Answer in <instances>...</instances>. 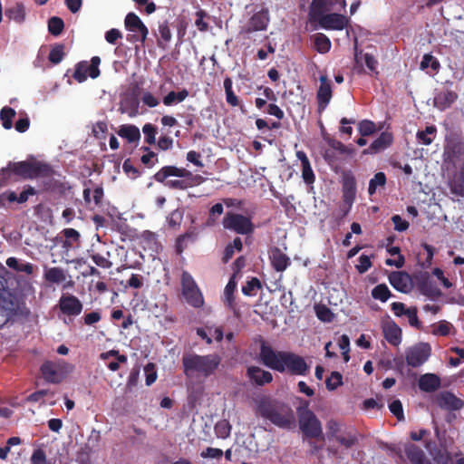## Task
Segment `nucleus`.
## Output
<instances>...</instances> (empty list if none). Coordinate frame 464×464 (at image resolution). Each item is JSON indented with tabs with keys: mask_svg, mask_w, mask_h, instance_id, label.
Masks as SVG:
<instances>
[{
	"mask_svg": "<svg viewBox=\"0 0 464 464\" xmlns=\"http://www.w3.org/2000/svg\"><path fill=\"white\" fill-rule=\"evenodd\" d=\"M450 191L459 197L464 198V165L450 184Z\"/></svg>",
	"mask_w": 464,
	"mask_h": 464,
	"instance_id": "c9c22d12",
	"label": "nucleus"
},
{
	"mask_svg": "<svg viewBox=\"0 0 464 464\" xmlns=\"http://www.w3.org/2000/svg\"><path fill=\"white\" fill-rule=\"evenodd\" d=\"M313 44L314 49L319 53H328L332 46L330 39L323 33H317L313 35Z\"/></svg>",
	"mask_w": 464,
	"mask_h": 464,
	"instance_id": "2f4dec72",
	"label": "nucleus"
},
{
	"mask_svg": "<svg viewBox=\"0 0 464 464\" xmlns=\"http://www.w3.org/2000/svg\"><path fill=\"white\" fill-rule=\"evenodd\" d=\"M207 16H208V14L203 9H199L198 11L196 12L195 25L200 32H206L208 29V24L204 20Z\"/></svg>",
	"mask_w": 464,
	"mask_h": 464,
	"instance_id": "69168bd1",
	"label": "nucleus"
},
{
	"mask_svg": "<svg viewBox=\"0 0 464 464\" xmlns=\"http://www.w3.org/2000/svg\"><path fill=\"white\" fill-rule=\"evenodd\" d=\"M458 99V94L451 90H442L433 99L434 106L440 111L450 108Z\"/></svg>",
	"mask_w": 464,
	"mask_h": 464,
	"instance_id": "4be33fe9",
	"label": "nucleus"
},
{
	"mask_svg": "<svg viewBox=\"0 0 464 464\" xmlns=\"http://www.w3.org/2000/svg\"><path fill=\"white\" fill-rule=\"evenodd\" d=\"M188 96V91L187 89H182L181 91L175 92H169L164 98L163 103L166 106H171L174 103L183 102Z\"/></svg>",
	"mask_w": 464,
	"mask_h": 464,
	"instance_id": "58836bf2",
	"label": "nucleus"
},
{
	"mask_svg": "<svg viewBox=\"0 0 464 464\" xmlns=\"http://www.w3.org/2000/svg\"><path fill=\"white\" fill-rule=\"evenodd\" d=\"M259 360L265 366L279 372L304 376L309 372V365L302 356L292 352L276 351L265 341L260 345Z\"/></svg>",
	"mask_w": 464,
	"mask_h": 464,
	"instance_id": "f257e3e1",
	"label": "nucleus"
},
{
	"mask_svg": "<svg viewBox=\"0 0 464 464\" xmlns=\"http://www.w3.org/2000/svg\"><path fill=\"white\" fill-rule=\"evenodd\" d=\"M262 285L258 278L252 277L250 280L246 282L245 285L242 286V293L245 295L251 296L255 295V291L257 289H261Z\"/></svg>",
	"mask_w": 464,
	"mask_h": 464,
	"instance_id": "864d4df0",
	"label": "nucleus"
},
{
	"mask_svg": "<svg viewBox=\"0 0 464 464\" xmlns=\"http://www.w3.org/2000/svg\"><path fill=\"white\" fill-rule=\"evenodd\" d=\"M139 102L135 97L126 98L121 101V111L127 113L130 117H134L138 113Z\"/></svg>",
	"mask_w": 464,
	"mask_h": 464,
	"instance_id": "f704fd0d",
	"label": "nucleus"
},
{
	"mask_svg": "<svg viewBox=\"0 0 464 464\" xmlns=\"http://www.w3.org/2000/svg\"><path fill=\"white\" fill-rule=\"evenodd\" d=\"M418 288L423 295L431 300H436L442 295V293L438 287L436 282L430 278L427 272L419 276Z\"/></svg>",
	"mask_w": 464,
	"mask_h": 464,
	"instance_id": "ddd939ff",
	"label": "nucleus"
},
{
	"mask_svg": "<svg viewBox=\"0 0 464 464\" xmlns=\"http://www.w3.org/2000/svg\"><path fill=\"white\" fill-rule=\"evenodd\" d=\"M453 325L447 321H440L437 325L433 326L432 334L440 336H447L450 334Z\"/></svg>",
	"mask_w": 464,
	"mask_h": 464,
	"instance_id": "052dcab7",
	"label": "nucleus"
},
{
	"mask_svg": "<svg viewBox=\"0 0 464 464\" xmlns=\"http://www.w3.org/2000/svg\"><path fill=\"white\" fill-rule=\"evenodd\" d=\"M389 282L396 290L408 293L411 288V278L403 271L392 272L389 276Z\"/></svg>",
	"mask_w": 464,
	"mask_h": 464,
	"instance_id": "6ab92c4d",
	"label": "nucleus"
},
{
	"mask_svg": "<svg viewBox=\"0 0 464 464\" xmlns=\"http://www.w3.org/2000/svg\"><path fill=\"white\" fill-rule=\"evenodd\" d=\"M125 27L128 31L141 34V43H144L149 34L148 28L140 18L134 13H129L125 17Z\"/></svg>",
	"mask_w": 464,
	"mask_h": 464,
	"instance_id": "aec40b11",
	"label": "nucleus"
},
{
	"mask_svg": "<svg viewBox=\"0 0 464 464\" xmlns=\"http://www.w3.org/2000/svg\"><path fill=\"white\" fill-rule=\"evenodd\" d=\"M436 130L435 126H427L424 130L418 131L416 137L421 144L430 145L434 140Z\"/></svg>",
	"mask_w": 464,
	"mask_h": 464,
	"instance_id": "a19ab883",
	"label": "nucleus"
},
{
	"mask_svg": "<svg viewBox=\"0 0 464 464\" xmlns=\"http://www.w3.org/2000/svg\"><path fill=\"white\" fill-rule=\"evenodd\" d=\"M140 161L147 168H152L159 162L158 154L154 151H149V153H144L140 157Z\"/></svg>",
	"mask_w": 464,
	"mask_h": 464,
	"instance_id": "774afa93",
	"label": "nucleus"
},
{
	"mask_svg": "<svg viewBox=\"0 0 464 464\" xmlns=\"http://www.w3.org/2000/svg\"><path fill=\"white\" fill-rule=\"evenodd\" d=\"M64 28L63 20L58 16H53L48 20V31L53 36H58L62 34Z\"/></svg>",
	"mask_w": 464,
	"mask_h": 464,
	"instance_id": "49530a36",
	"label": "nucleus"
},
{
	"mask_svg": "<svg viewBox=\"0 0 464 464\" xmlns=\"http://www.w3.org/2000/svg\"><path fill=\"white\" fill-rule=\"evenodd\" d=\"M70 366L63 360L45 361L40 367V372L45 382L60 383L65 378Z\"/></svg>",
	"mask_w": 464,
	"mask_h": 464,
	"instance_id": "9d476101",
	"label": "nucleus"
},
{
	"mask_svg": "<svg viewBox=\"0 0 464 464\" xmlns=\"http://www.w3.org/2000/svg\"><path fill=\"white\" fill-rule=\"evenodd\" d=\"M9 169L13 170L14 175L24 179L50 177L54 174V170L51 165L38 160H24L18 162L10 161Z\"/></svg>",
	"mask_w": 464,
	"mask_h": 464,
	"instance_id": "39448f33",
	"label": "nucleus"
},
{
	"mask_svg": "<svg viewBox=\"0 0 464 464\" xmlns=\"http://www.w3.org/2000/svg\"><path fill=\"white\" fill-rule=\"evenodd\" d=\"M328 144L333 149V150L338 151L340 154L352 155L353 153V149L345 146L339 140H329Z\"/></svg>",
	"mask_w": 464,
	"mask_h": 464,
	"instance_id": "0e129e2a",
	"label": "nucleus"
},
{
	"mask_svg": "<svg viewBox=\"0 0 464 464\" xmlns=\"http://www.w3.org/2000/svg\"><path fill=\"white\" fill-rule=\"evenodd\" d=\"M5 14L9 20L22 24L24 22L26 15L24 5L22 3H15L13 6L5 9Z\"/></svg>",
	"mask_w": 464,
	"mask_h": 464,
	"instance_id": "bb28decb",
	"label": "nucleus"
},
{
	"mask_svg": "<svg viewBox=\"0 0 464 464\" xmlns=\"http://www.w3.org/2000/svg\"><path fill=\"white\" fill-rule=\"evenodd\" d=\"M237 289V282L235 281V276H233L228 283L227 284L224 295H225V303L230 308L233 309L235 305V296L234 293Z\"/></svg>",
	"mask_w": 464,
	"mask_h": 464,
	"instance_id": "4c0bfd02",
	"label": "nucleus"
},
{
	"mask_svg": "<svg viewBox=\"0 0 464 464\" xmlns=\"http://www.w3.org/2000/svg\"><path fill=\"white\" fill-rule=\"evenodd\" d=\"M319 80L320 86L316 93V99L318 102V111L321 112L325 110L330 102L333 96V91L331 82L326 75H321Z\"/></svg>",
	"mask_w": 464,
	"mask_h": 464,
	"instance_id": "2eb2a0df",
	"label": "nucleus"
},
{
	"mask_svg": "<svg viewBox=\"0 0 464 464\" xmlns=\"http://www.w3.org/2000/svg\"><path fill=\"white\" fill-rule=\"evenodd\" d=\"M376 130V124L372 121L362 120L358 122V131L362 137L371 136L375 133Z\"/></svg>",
	"mask_w": 464,
	"mask_h": 464,
	"instance_id": "de8ad7c7",
	"label": "nucleus"
},
{
	"mask_svg": "<svg viewBox=\"0 0 464 464\" xmlns=\"http://www.w3.org/2000/svg\"><path fill=\"white\" fill-rule=\"evenodd\" d=\"M335 440L345 449H351L358 444L359 435L356 430H348L341 433Z\"/></svg>",
	"mask_w": 464,
	"mask_h": 464,
	"instance_id": "c756f323",
	"label": "nucleus"
},
{
	"mask_svg": "<svg viewBox=\"0 0 464 464\" xmlns=\"http://www.w3.org/2000/svg\"><path fill=\"white\" fill-rule=\"evenodd\" d=\"M256 413L280 429L292 430L295 427L294 411L283 401L263 397L256 402Z\"/></svg>",
	"mask_w": 464,
	"mask_h": 464,
	"instance_id": "f03ea898",
	"label": "nucleus"
},
{
	"mask_svg": "<svg viewBox=\"0 0 464 464\" xmlns=\"http://www.w3.org/2000/svg\"><path fill=\"white\" fill-rule=\"evenodd\" d=\"M225 229L235 232L238 235H251L254 233L255 226L250 217L227 211L222 220Z\"/></svg>",
	"mask_w": 464,
	"mask_h": 464,
	"instance_id": "0eeeda50",
	"label": "nucleus"
},
{
	"mask_svg": "<svg viewBox=\"0 0 464 464\" xmlns=\"http://www.w3.org/2000/svg\"><path fill=\"white\" fill-rule=\"evenodd\" d=\"M180 284L182 295L184 296L186 302L195 308L203 306V295L190 273L185 270L182 272Z\"/></svg>",
	"mask_w": 464,
	"mask_h": 464,
	"instance_id": "1a4fd4ad",
	"label": "nucleus"
},
{
	"mask_svg": "<svg viewBox=\"0 0 464 464\" xmlns=\"http://www.w3.org/2000/svg\"><path fill=\"white\" fill-rule=\"evenodd\" d=\"M15 111L8 106L2 108L0 111V119L2 125L5 130H10L13 127V120L15 117Z\"/></svg>",
	"mask_w": 464,
	"mask_h": 464,
	"instance_id": "37998d69",
	"label": "nucleus"
},
{
	"mask_svg": "<svg viewBox=\"0 0 464 464\" xmlns=\"http://www.w3.org/2000/svg\"><path fill=\"white\" fill-rule=\"evenodd\" d=\"M218 438L226 439L230 435L231 425L226 420L218 421L214 428Z\"/></svg>",
	"mask_w": 464,
	"mask_h": 464,
	"instance_id": "603ef678",
	"label": "nucleus"
},
{
	"mask_svg": "<svg viewBox=\"0 0 464 464\" xmlns=\"http://www.w3.org/2000/svg\"><path fill=\"white\" fill-rule=\"evenodd\" d=\"M315 314L319 320L325 323H330L334 320V314L324 304L315 306Z\"/></svg>",
	"mask_w": 464,
	"mask_h": 464,
	"instance_id": "5fc2aeb1",
	"label": "nucleus"
},
{
	"mask_svg": "<svg viewBox=\"0 0 464 464\" xmlns=\"http://www.w3.org/2000/svg\"><path fill=\"white\" fill-rule=\"evenodd\" d=\"M431 354V347L427 343H420L405 352V360L409 366L417 368L428 361Z\"/></svg>",
	"mask_w": 464,
	"mask_h": 464,
	"instance_id": "f8f14e48",
	"label": "nucleus"
},
{
	"mask_svg": "<svg viewBox=\"0 0 464 464\" xmlns=\"http://www.w3.org/2000/svg\"><path fill=\"white\" fill-rule=\"evenodd\" d=\"M326 387L329 391L337 389L343 384V376L338 372H333L331 376L325 381Z\"/></svg>",
	"mask_w": 464,
	"mask_h": 464,
	"instance_id": "bf43d9fd",
	"label": "nucleus"
},
{
	"mask_svg": "<svg viewBox=\"0 0 464 464\" xmlns=\"http://www.w3.org/2000/svg\"><path fill=\"white\" fill-rule=\"evenodd\" d=\"M140 242L144 245V247L153 249L158 244L157 235L154 232L145 230L140 235Z\"/></svg>",
	"mask_w": 464,
	"mask_h": 464,
	"instance_id": "6e6d98bb",
	"label": "nucleus"
},
{
	"mask_svg": "<svg viewBox=\"0 0 464 464\" xmlns=\"http://www.w3.org/2000/svg\"><path fill=\"white\" fill-rule=\"evenodd\" d=\"M101 63V58L99 56H93L91 59V63H87V71H88V76H90L92 79H96L99 77L101 72L99 69V65Z\"/></svg>",
	"mask_w": 464,
	"mask_h": 464,
	"instance_id": "13d9d810",
	"label": "nucleus"
},
{
	"mask_svg": "<svg viewBox=\"0 0 464 464\" xmlns=\"http://www.w3.org/2000/svg\"><path fill=\"white\" fill-rule=\"evenodd\" d=\"M386 175L383 172H377L369 181L368 193L372 196L376 192L378 187H384Z\"/></svg>",
	"mask_w": 464,
	"mask_h": 464,
	"instance_id": "c03bdc74",
	"label": "nucleus"
},
{
	"mask_svg": "<svg viewBox=\"0 0 464 464\" xmlns=\"http://www.w3.org/2000/svg\"><path fill=\"white\" fill-rule=\"evenodd\" d=\"M390 411L397 418L398 420H404L403 408L400 400H394L389 404Z\"/></svg>",
	"mask_w": 464,
	"mask_h": 464,
	"instance_id": "338daca9",
	"label": "nucleus"
},
{
	"mask_svg": "<svg viewBox=\"0 0 464 464\" xmlns=\"http://www.w3.org/2000/svg\"><path fill=\"white\" fill-rule=\"evenodd\" d=\"M269 14L267 9H262L255 13L249 19L247 26L245 29L246 34L264 31L269 24Z\"/></svg>",
	"mask_w": 464,
	"mask_h": 464,
	"instance_id": "dca6fc26",
	"label": "nucleus"
},
{
	"mask_svg": "<svg viewBox=\"0 0 464 464\" xmlns=\"http://www.w3.org/2000/svg\"><path fill=\"white\" fill-rule=\"evenodd\" d=\"M372 296L373 299L384 303L392 296V292L385 284H379L372 288Z\"/></svg>",
	"mask_w": 464,
	"mask_h": 464,
	"instance_id": "79ce46f5",
	"label": "nucleus"
},
{
	"mask_svg": "<svg viewBox=\"0 0 464 464\" xmlns=\"http://www.w3.org/2000/svg\"><path fill=\"white\" fill-rule=\"evenodd\" d=\"M430 454L436 464H449L451 460V455L446 448L435 447Z\"/></svg>",
	"mask_w": 464,
	"mask_h": 464,
	"instance_id": "e433bc0d",
	"label": "nucleus"
},
{
	"mask_svg": "<svg viewBox=\"0 0 464 464\" xmlns=\"http://www.w3.org/2000/svg\"><path fill=\"white\" fill-rule=\"evenodd\" d=\"M355 180L353 177H347L343 185V200L345 203L352 205L355 198Z\"/></svg>",
	"mask_w": 464,
	"mask_h": 464,
	"instance_id": "7c9ffc66",
	"label": "nucleus"
},
{
	"mask_svg": "<svg viewBox=\"0 0 464 464\" xmlns=\"http://www.w3.org/2000/svg\"><path fill=\"white\" fill-rule=\"evenodd\" d=\"M336 5H339L341 9L346 7V0H312L309 8L333 10Z\"/></svg>",
	"mask_w": 464,
	"mask_h": 464,
	"instance_id": "473e14b6",
	"label": "nucleus"
},
{
	"mask_svg": "<svg viewBox=\"0 0 464 464\" xmlns=\"http://www.w3.org/2000/svg\"><path fill=\"white\" fill-rule=\"evenodd\" d=\"M64 54V45L57 44L51 49L48 59L52 63L58 64L63 61Z\"/></svg>",
	"mask_w": 464,
	"mask_h": 464,
	"instance_id": "8fccbe9b",
	"label": "nucleus"
},
{
	"mask_svg": "<svg viewBox=\"0 0 464 464\" xmlns=\"http://www.w3.org/2000/svg\"><path fill=\"white\" fill-rule=\"evenodd\" d=\"M122 169L124 173L130 179H137L141 175V171L133 166L130 159H127L124 160L122 164Z\"/></svg>",
	"mask_w": 464,
	"mask_h": 464,
	"instance_id": "680f3d73",
	"label": "nucleus"
},
{
	"mask_svg": "<svg viewBox=\"0 0 464 464\" xmlns=\"http://www.w3.org/2000/svg\"><path fill=\"white\" fill-rule=\"evenodd\" d=\"M382 333L387 342L394 346L401 343V329L392 320L382 322Z\"/></svg>",
	"mask_w": 464,
	"mask_h": 464,
	"instance_id": "a211bd4d",
	"label": "nucleus"
},
{
	"mask_svg": "<svg viewBox=\"0 0 464 464\" xmlns=\"http://www.w3.org/2000/svg\"><path fill=\"white\" fill-rule=\"evenodd\" d=\"M436 402L440 409L450 411H459L464 407V401L449 391L439 393Z\"/></svg>",
	"mask_w": 464,
	"mask_h": 464,
	"instance_id": "4468645a",
	"label": "nucleus"
},
{
	"mask_svg": "<svg viewBox=\"0 0 464 464\" xmlns=\"http://www.w3.org/2000/svg\"><path fill=\"white\" fill-rule=\"evenodd\" d=\"M440 64L437 58L432 56L430 53H426L423 55L422 60L420 62V69L425 70L430 68L432 72H438Z\"/></svg>",
	"mask_w": 464,
	"mask_h": 464,
	"instance_id": "3c124183",
	"label": "nucleus"
},
{
	"mask_svg": "<svg viewBox=\"0 0 464 464\" xmlns=\"http://www.w3.org/2000/svg\"><path fill=\"white\" fill-rule=\"evenodd\" d=\"M44 279L50 284H61L66 280V273L62 267H44Z\"/></svg>",
	"mask_w": 464,
	"mask_h": 464,
	"instance_id": "a878e982",
	"label": "nucleus"
},
{
	"mask_svg": "<svg viewBox=\"0 0 464 464\" xmlns=\"http://www.w3.org/2000/svg\"><path fill=\"white\" fill-rule=\"evenodd\" d=\"M86 67H87V62H80L76 64L72 77L78 82H83L84 81L87 80L88 71H87Z\"/></svg>",
	"mask_w": 464,
	"mask_h": 464,
	"instance_id": "4d7b16f0",
	"label": "nucleus"
},
{
	"mask_svg": "<svg viewBox=\"0 0 464 464\" xmlns=\"http://www.w3.org/2000/svg\"><path fill=\"white\" fill-rule=\"evenodd\" d=\"M393 142V136L392 133L383 131L379 137L374 140L369 148L363 150L362 154H377L389 148Z\"/></svg>",
	"mask_w": 464,
	"mask_h": 464,
	"instance_id": "f3484780",
	"label": "nucleus"
},
{
	"mask_svg": "<svg viewBox=\"0 0 464 464\" xmlns=\"http://www.w3.org/2000/svg\"><path fill=\"white\" fill-rule=\"evenodd\" d=\"M224 89L227 104L232 107L238 106L239 99L233 91V82L230 77H226L224 79Z\"/></svg>",
	"mask_w": 464,
	"mask_h": 464,
	"instance_id": "72a5a7b5",
	"label": "nucleus"
},
{
	"mask_svg": "<svg viewBox=\"0 0 464 464\" xmlns=\"http://www.w3.org/2000/svg\"><path fill=\"white\" fill-rule=\"evenodd\" d=\"M420 391L425 392H433L440 386V379L434 373L422 374L418 382Z\"/></svg>",
	"mask_w": 464,
	"mask_h": 464,
	"instance_id": "5701e85b",
	"label": "nucleus"
},
{
	"mask_svg": "<svg viewBox=\"0 0 464 464\" xmlns=\"http://www.w3.org/2000/svg\"><path fill=\"white\" fill-rule=\"evenodd\" d=\"M296 157L301 161L302 178L304 181L308 185L313 184L315 180V176L312 169L309 159L307 158L306 154L302 150H298L296 152Z\"/></svg>",
	"mask_w": 464,
	"mask_h": 464,
	"instance_id": "393cba45",
	"label": "nucleus"
},
{
	"mask_svg": "<svg viewBox=\"0 0 464 464\" xmlns=\"http://www.w3.org/2000/svg\"><path fill=\"white\" fill-rule=\"evenodd\" d=\"M326 429H327V436L329 439H334V440H336L339 436H340V431H341V427H340V423L334 420V419H331L330 420L327 421L326 423Z\"/></svg>",
	"mask_w": 464,
	"mask_h": 464,
	"instance_id": "e2e57ef3",
	"label": "nucleus"
},
{
	"mask_svg": "<svg viewBox=\"0 0 464 464\" xmlns=\"http://www.w3.org/2000/svg\"><path fill=\"white\" fill-rule=\"evenodd\" d=\"M246 375L255 384L263 386L273 381V375L270 372L265 371L258 366H250L247 368Z\"/></svg>",
	"mask_w": 464,
	"mask_h": 464,
	"instance_id": "412c9836",
	"label": "nucleus"
},
{
	"mask_svg": "<svg viewBox=\"0 0 464 464\" xmlns=\"http://www.w3.org/2000/svg\"><path fill=\"white\" fill-rule=\"evenodd\" d=\"M169 177H188L189 188L198 186L207 179L199 174H193L184 168H178L173 165L162 167L154 174L153 179L159 183H163Z\"/></svg>",
	"mask_w": 464,
	"mask_h": 464,
	"instance_id": "6e6552de",
	"label": "nucleus"
},
{
	"mask_svg": "<svg viewBox=\"0 0 464 464\" xmlns=\"http://www.w3.org/2000/svg\"><path fill=\"white\" fill-rule=\"evenodd\" d=\"M308 401H302L296 408L299 429L304 437L307 439H319L323 437V428L320 420L309 408Z\"/></svg>",
	"mask_w": 464,
	"mask_h": 464,
	"instance_id": "20e7f679",
	"label": "nucleus"
},
{
	"mask_svg": "<svg viewBox=\"0 0 464 464\" xmlns=\"http://www.w3.org/2000/svg\"><path fill=\"white\" fill-rule=\"evenodd\" d=\"M181 362L186 377L208 378L218 370L221 363V358L216 353L199 355L195 353H186L183 354Z\"/></svg>",
	"mask_w": 464,
	"mask_h": 464,
	"instance_id": "7ed1b4c3",
	"label": "nucleus"
},
{
	"mask_svg": "<svg viewBox=\"0 0 464 464\" xmlns=\"http://www.w3.org/2000/svg\"><path fill=\"white\" fill-rule=\"evenodd\" d=\"M330 10L309 8L308 20L314 24H318L319 27L325 30L341 31L348 26L350 19L343 14L337 13L327 14Z\"/></svg>",
	"mask_w": 464,
	"mask_h": 464,
	"instance_id": "423d86ee",
	"label": "nucleus"
},
{
	"mask_svg": "<svg viewBox=\"0 0 464 464\" xmlns=\"http://www.w3.org/2000/svg\"><path fill=\"white\" fill-rule=\"evenodd\" d=\"M178 179L165 180L163 183L166 187L174 190H186L189 188L188 177H179Z\"/></svg>",
	"mask_w": 464,
	"mask_h": 464,
	"instance_id": "a18cd8bd",
	"label": "nucleus"
},
{
	"mask_svg": "<svg viewBox=\"0 0 464 464\" xmlns=\"http://www.w3.org/2000/svg\"><path fill=\"white\" fill-rule=\"evenodd\" d=\"M270 259L272 266L277 272L285 271L291 264L290 258L278 247H274L271 250Z\"/></svg>",
	"mask_w": 464,
	"mask_h": 464,
	"instance_id": "b1692460",
	"label": "nucleus"
},
{
	"mask_svg": "<svg viewBox=\"0 0 464 464\" xmlns=\"http://www.w3.org/2000/svg\"><path fill=\"white\" fill-rule=\"evenodd\" d=\"M402 453L409 460L410 464L426 455L420 446L412 442H406L403 445Z\"/></svg>",
	"mask_w": 464,
	"mask_h": 464,
	"instance_id": "c85d7f7f",
	"label": "nucleus"
},
{
	"mask_svg": "<svg viewBox=\"0 0 464 464\" xmlns=\"http://www.w3.org/2000/svg\"><path fill=\"white\" fill-rule=\"evenodd\" d=\"M57 306L61 313L68 317V320L63 319V322L67 324L72 321V318L81 314L83 308L81 300L72 294H63Z\"/></svg>",
	"mask_w": 464,
	"mask_h": 464,
	"instance_id": "9b49d317",
	"label": "nucleus"
},
{
	"mask_svg": "<svg viewBox=\"0 0 464 464\" xmlns=\"http://www.w3.org/2000/svg\"><path fill=\"white\" fill-rule=\"evenodd\" d=\"M197 237V234L194 231L186 232L180 235L176 239V252L180 255L187 247L188 241H194Z\"/></svg>",
	"mask_w": 464,
	"mask_h": 464,
	"instance_id": "ea45409f",
	"label": "nucleus"
},
{
	"mask_svg": "<svg viewBox=\"0 0 464 464\" xmlns=\"http://www.w3.org/2000/svg\"><path fill=\"white\" fill-rule=\"evenodd\" d=\"M142 132L144 134V141L149 145H154L156 143V135L158 133L157 127L152 123H146L142 127Z\"/></svg>",
	"mask_w": 464,
	"mask_h": 464,
	"instance_id": "09e8293b",
	"label": "nucleus"
},
{
	"mask_svg": "<svg viewBox=\"0 0 464 464\" xmlns=\"http://www.w3.org/2000/svg\"><path fill=\"white\" fill-rule=\"evenodd\" d=\"M118 135L126 139L128 142L134 143L140 139V132L137 126L132 124H123L118 130Z\"/></svg>",
	"mask_w": 464,
	"mask_h": 464,
	"instance_id": "cd10ccee",
	"label": "nucleus"
}]
</instances>
